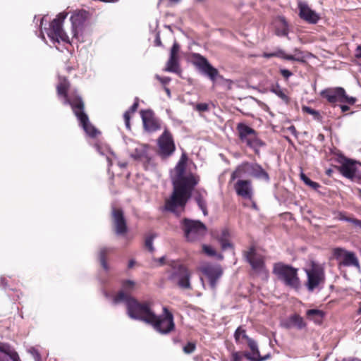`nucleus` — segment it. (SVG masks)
Segmentation results:
<instances>
[{
  "instance_id": "f257e3e1",
  "label": "nucleus",
  "mask_w": 361,
  "mask_h": 361,
  "mask_svg": "<svg viewBox=\"0 0 361 361\" xmlns=\"http://www.w3.org/2000/svg\"><path fill=\"white\" fill-rule=\"evenodd\" d=\"M188 156L183 153L171 174L173 192L166 200L164 208L177 216L185 210L188 201L192 196L195 187L199 183L200 177L186 171Z\"/></svg>"
},
{
  "instance_id": "f03ea898",
  "label": "nucleus",
  "mask_w": 361,
  "mask_h": 361,
  "mask_svg": "<svg viewBox=\"0 0 361 361\" xmlns=\"http://www.w3.org/2000/svg\"><path fill=\"white\" fill-rule=\"evenodd\" d=\"M69 87V82L66 78L60 79L57 85V93L59 96L63 97L64 104H69L80 121L81 127L85 132L90 137H94L99 132L90 123L87 115L84 112V102L82 98L76 96L74 98L68 97L67 91Z\"/></svg>"
},
{
  "instance_id": "7ed1b4c3",
  "label": "nucleus",
  "mask_w": 361,
  "mask_h": 361,
  "mask_svg": "<svg viewBox=\"0 0 361 361\" xmlns=\"http://www.w3.org/2000/svg\"><path fill=\"white\" fill-rule=\"evenodd\" d=\"M113 302L114 304L124 302L126 306V313L132 319L142 321L148 324L154 314L152 302L149 301L140 302L123 291H119L114 298Z\"/></svg>"
},
{
  "instance_id": "20e7f679",
  "label": "nucleus",
  "mask_w": 361,
  "mask_h": 361,
  "mask_svg": "<svg viewBox=\"0 0 361 361\" xmlns=\"http://www.w3.org/2000/svg\"><path fill=\"white\" fill-rule=\"evenodd\" d=\"M236 130L240 142L253 149L255 154H259L260 148L266 144L259 137L257 131L244 123H238Z\"/></svg>"
},
{
  "instance_id": "39448f33",
  "label": "nucleus",
  "mask_w": 361,
  "mask_h": 361,
  "mask_svg": "<svg viewBox=\"0 0 361 361\" xmlns=\"http://www.w3.org/2000/svg\"><path fill=\"white\" fill-rule=\"evenodd\" d=\"M180 228L188 242L202 240L207 233V226L200 221L185 218L180 221Z\"/></svg>"
},
{
  "instance_id": "423d86ee",
  "label": "nucleus",
  "mask_w": 361,
  "mask_h": 361,
  "mask_svg": "<svg viewBox=\"0 0 361 361\" xmlns=\"http://www.w3.org/2000/svg\"><path fill=\"white\" fill-rule=\"evenodd\" d=\"M273 273L286 286L294 289L300 288V279L298 276L297 269L283 263H276L274 266Z\"/></svg>"
},
{
  "instance_id": "0eeeda50",
  "label": "nucleus",
  "mask_w": 361,
  "mask_h": 361,
  "mask_svg": "<svg viewBox=\"0 0 361 361\" xmlns=\"http://www.w3.org/2000/svg\"><path fill=\"white\" fill-rule=\"evenodd\" d=\"M148 324L162 335L169 334L175 329L173 315L166 307H163V313L161 315H157L154 312Z\"/></svg>"
},
{
  "instance_id": "6e6552de",
  "label": "nucleus",
  "mask_w": 361,
  "mask_h": 361,
  "mask_svg": "<svg viewBox=\"0 0 361 361\" xmlns=\"http://www.w3.org/2000/svg\"><path fill=\"white\" fill-rule=\"evenodd\" d=\"M243 173H247L248 175L259 180H264L267 182L269 181V176L264 169L257 163H244L238 166L237 169L231 173V180H235L237 178L240 177Z\"/></svg>"
},
{
  "instance_id": "1a4fd4ad",
  "label": "nucleus",
  "mask_w": 361,
  "mask_h": 361,
  "mask_svg": "<svg viewBox=\"0 0 361 361\" xmlns=\"http://www.w3.org/2000/svg\"><path fill=\"white\" fill-rule=\"evenodd\" d=\"M67 13H60L55 19L50 23V27L47 31V35L53 42H60L71 43L68 36L64 32L62 27L63 20L66 19Z\"/></svg>"
},
{
  "instance_id": "9d476101",
  "label": "nucleus",
  "mask_w": 361,
  "mask_h": 361,
  "mask_svg": "<svg viewBox=\"0 0 361 361\" xmlns=\"http://www.w3.org/2000/svg\"><path fill=\"white\" fill-rule=\"evenodd\" d=\"M194 64L199 71L209 78L214 84L219 79L223 80L224 78L219 73V71L212 66L208 60L200 54H194Z\"/></svg>"
},
{
  "instance_id": "9b49d317",
  "label": "nucleus",
  "mask_w": 361,
  "mask_h": 361,
  "mask_svg": "<svg viewBox=\"0 0 361 361\" xmlns=\"http://www.w3.org/2000/svg\"><path fill=\"white\" fill-rule=\"evenodd\" d=\"M169 279L177 284L180 288L183 289H190V274L188 269L179 264H176L172 267V271L169 276Z\"/></svg>"
},
{
  "instance_id": "f8f14e48",
  "label": "nucleus",
  "mask_w": 361,
  "mask_h": 361,
  "mask_svg": "<svg viewBox=\"0 0 361 361\" xmlns=\"http://www.w3.org/2000/svg\"><path fill=\"white\" fill-rule=\"evenodd\" d=\"M157 154L162 159L171 157L176 150L174 140L171 133L167 130L163 132L157 140Z\"/></svg>"
},
{
  "instance_id": "ddd939ff",
  "label": "nucleus",
  "mask_w": 361,
  "mask_h": 361,
  "mask_svg": "<svg viewBox=\"0 0 361 361\" xmlns=\"http://www.w3.org/2000/svg\"><path fill=\"white\" fill-rule=\"evenodd\" d=\"M305 272L307 276L306 286L309 291H313L321 283L324 281V269L315 263H312L311 268L306 269Z\"/></svg>"
},
{
  "instance_id": "4468645a",
  "label": "nucleus",
  "mask_w": 361,
  "mask_h": 361,
  "mask_svg": "<svg viewBox=\"0 0 361 361\" xmlns=\"http://www.w3.org/2000/svg\"><path fill=\"white\" fill-rule=\"evenodd\" d=\"M245 257L247 262L250 264L252 269L257 274H267L264 258V257L257 253L254 247L245 252Z\"/></svg>"
},
{
  "instance_id": "2eb2a0df",
  "label": "nucleus",
  "mask_w": 361,
  "mask_h": 361,
  "mask_svg": "<svg viewBox=\"0 0 361 361\" xmlns=\"http://www.w3.org/2000/svg\"><path fill=\"white\" fill-rule=\"evenodd\" d=\"M334 256L344 267H355L360 268V263L355 254L343 248L337 247L334 250Z\"/></svg>"
},
{
  "instance_id": "dca6fc26",
  "label": "nucleus",
  "mask_w": 361,
  "mask_h": 361,
  "mask_svg": "<svg viewBox=\"0 0 361 361\" xmlns=\"http://www.w3.org/2000/svg\"><path fill=\"white\" fill-rule=\"evenodd\" d=\"M339 163L341 165L336 168L343 176L350 180L355 178L358 165L357 161L346 157H341Z\"/></svg>"
},
{
  "instance_id": "f3484780",
  "label": "nucleus",
  "mask_w": 361,
  "mask_h": 361,
  "mask_svg": "<svg viewBox=\"0 0 361 361\" xmlns=\"http://www.w3.org/2000/svg\"><path fill=\"white\" fill-rule=\"evenodd\" d=\"M140 116L142 118L143 127L146 131L152 133L161 128L160 121L155 116L152 110H141Z\"/></svg>"
},
{
  "instance_id": "a211bd4d",
  "label": "nucleus",
  "mask_w": 361,
  "mask_h": 361,
  "mask_svg": "<svg viewBox=\"0 0 361 361\" xmlns=\"http://www.w3.org/2000/svg\"><path fill=\"white\" fill-rule=\"evenodd\" d=\"M233 188L238 196L245 200L252 199L254 192L251 180L239 179L235 182Z\"/></svg>"
},
{
  "instance_id": "6ab92c4d",
  "label": "nucleus",
  "mask_w": 361,
  "mask_h": 361,
  "mask_svg": "<svg viewBox=\"0 0 361 361\" xmlns=\"http://www.w3.org/2000/svg\"><path fill=\"white\" fill-rule=\"evenodd\" d=\"M202 271L208 278L211 288L215 289L223 274L221 267L219 265L207 264L202 267Z\"/></svg>"
},
{
  "instance_id": "aec40b11",
  "label": "nucleus",
  "mask_w": 361,
  "mask_h": 361,
  "mask_svg": "<svg viewBox=\"0 0 361 361\" xmlns=\"http://www.w3.org/2000/svg\"><path fill=\"white\" fill-rule=\"evenodd\" d=\"M113 223L117 235H123L127 232L126 221L121 209H112Z\"/></svg>"
},
{
  "instance_id": "412c9836",
  "label": "nucleus",
  "mask_w": 361,
  "mask_h": 361,
  "mask_svg": "<svg viewBox=\"0 0 361 361\" xmlns=\"http://www.w3.org/2000/svg\"><path fill=\"white\" fill-rule=\"evenodd\" d=\"M300 17L309 23L316 24L319 20V16L314 11L312 10L306 3L298 4Z\"/></svg>"
},
{
  "instance_id": "4be33fe9",
  "label": "nucleus",
  "mask_w": 361,
  "mask_h": 361,
  "mask_svg": "<svg viewBox=\"0 0 361 361\" xmlns=\"http://www.w3.org/2000/svg\"><path fill=\"white\" fill-rule=\"evenodd\" d=\"M87 18V13L81 11L73 13L71 16L72 24L73 39H78V32L81 30Z\"/></svg>"
},
{
  "instance_id": "5701e85b",
  "label": "nucleus",
  "mask_w": 361,
  "mask_h": 361,
  "mask_svg": "<svg viewBox=\"0 0 361 361\" xmlns=\"http://www.w3.org/2000/svg\"><path fill=\"white\" fill-rule=\"evenodd\" d=\"M0 361H21L18 353L9 344L0 343Z\"/></svg>"
},
{
  "instance_id": "b1692460",
  "label": "nucleus",
  "mask_w": 361,
  "mask_h": 361,
  "mask_svg": "<svg viewBox=\"0 0 361 361\" xmlns=\"http://www.w3.org/2000/svg\"><path fill=\"white\" fill-rule=\"evenodd\" d=\"M321 95L330 103L341 102L345 95V90L343 87L329 88L322 90Z\"/></svg>"
},
{
  "instance_id": "393cba45",
  "label": "nucleus",
  "mask_w": 361,
  "mask_h": 361,
  "mask_svg": "<svg viewBox=\"0 0 361 361\" xmlns=\"http://www.w3.org/2000/svg\"><path fill=\"white\" fill-rule=\"evenodd\" d=\"M207 192L204 189H197L194 193V199L197 204L199 208L202 210L204 216L208 214L206 197Z\"/></svg>"
},
{
  "instance_id": "a878e982",
  "label": "nucleus",
  "mask_w": 361,
  "mask_h": 361,
  "mask_svg": "<svg viewBox=\"0 0 361 361\" xmlns=\"http://www.w3.org/2000/svg\"><path fill=\"white\" fill-rule=\"evenodd\" d=\"M283 326L286 329L296 327L298 329H304L306 326V323L302 317L298 314L290 315L286 321L283 322Z\"/></svg>"
},
{
  "instance_id": "bb28decb",
  "label": "nucleus",
  "mask_w": 361,
  "mask_h": 361,
  "mask_svg": "<svg viewBox=\"0 0 361 361\" xmlns=\"http://www.w3.org/2000/svg\"><path fill=\"white\" fill-rule=\"evenodd\" d=\"M148 146L145 145H138L131 154V157L135 160L150 162L151 158L147 153Z\"/></svg>"
},
{
  "instance_id": "cd10ccee",
  "label": "nucleus",
  "mask_w": 361,
  "mask_h": 361,
  "mask_svg": "<svg viewBox=\"0 0 361 361\" xmlns=\"http://www.w3.org/2000/svg\"><path fill=\"white\" fill-rule=\"evenodd\" d=\"M275 52V57L281 58L283 59H286L288 61H302V59L303 58V55L302 54V52L298 49H295L294 55L291 54H286L285 51L282 49H277Z\"/></svg>"
},
{
  "instance_id": "c85d7f7f",
  "label": "nucleus",
  "mask_w": 361,
  "mask_h": 361,
  "mask_svg": "<svg viewBox=\"0 0 361 361\" xmlns=\"http://www.w3.org/2000/svg\"><path fill=\"white\" fill-rule=\"evenodd\" d=\"M307 318L313 321L315 324H320L324 317L323 311L317 309L308 310L306 312Z\"/></svg>"
},
{
  "instance_id": "c756f323",
  "label": "nucleus",
  "mask_w": 361,
  "mask_h": 361,
  "mask_svg": "<svg viewBox=\"0 0 361 361\" xmlns=\"http://www.w3.org/2000/svg\"><path fill=\"white\" fill-rule=\"evenodd\" d=\"M164 71L166 72L179 73L180 69L178 63V57L169 56Z\"/></svg>"
},
{
  "instance_id": "7c9ffc66",
  "label": "nucleus",
  "mask_w": 361,
  "mask_h": 361,
  "mask_svg": "<svg viewBox=\"0 0 361 361\" xmlns=\"http://www.w3.org/2000/svg\"><path fill=\"white\" fill-rule=\"evenodd\" d=\"M270 92L275 94L286 104H289V102H290L289 97L286 94L285 90L282 89L279 83L272 85L270 87Z\"/></svg>"
},
{
  "instance_id": "2f4dec72",
  "label": "nucleus",
  "mask_w": 361,
  "mask_h": 361,
  "mask_svg": "<svg viewBox=\"0 0 361 361\" xmlns=\"http://www.w3.org/2000/svg\"><path fill=\"white\" fill-rule=\"evenodd\" d=\"M111 251H112V248L104 247L101 248L99 252V258L101 265L103 267V269L106 271L109 270V265L106 261V256Z\"/></svg>"
},
{
  "instance_id": "473e14b6",
  "label": "nucleus",
  "mask_w": 361,
  "mask_h": 361,
  "mask_svg": "<svg viewBox=\"0 0 361 361\" xmlns=\"http://www.w3.org/2000/svg\"><path fill=\"white\" fill-rule=\"evenodd\" d=\"M234 338L235 342L238 344L243 343V339L246 340L247 342L248 341V339H251V338L247 335L245 330L243 329L240 326L235 330L234 333Z\"/></svg>"
},
{
  "instance_id": "72a5a7b5",
  "label": "nucleus",
  "mask_w": 361,
  "mask_h": 361,
  "mask_svg": "<svg viewBox=\"0 0 361 361\" xmlns=\"http://www.w3.org/2000/svg\"><path fill=\"white\" fill-rule=\"evenodd\" d=\"M242 357L244 356L246 359H247L250 361H265L269 360L271 357V354L267 353V355H264L263 357L257 358L255 355H254L251 352H244L241 353Z\"/></svg>"
},
{
  "instance_id": "f704fd0d",
  "label": "nucleus",
  "mask_w": 361,
  "mask_h": 361,
  "mask_svg": "<svg viewBox=\"0 0 361 361\" xmlns=\"http://www.w3.org/2000/svg\"><path fill=\"white\" fill-rule=\"evenodd\" d=\"M280 23L281 25V27H277L276 30V34L278 36H287L288 34V25L286 20L282 18L280 20Z\"/></svg>"
},
{
  "instance_id": "c9c22d12",
  "label": "nucleus",
  "mask_w": 361,
  "mask_h": 361,
  "mask_svg": "<svg viewBox=\"0 0 361 361\" xmlns=\"http://www.w3.org/2000/svg\"><path fill=\"white\" fill-rule=\"evenodd\" d=\"M202 250L209 257H215L219 260H221L224 258V256L221 254H217L215 250L209 245H203Z\"/></svg>"
},
{
  "instance_id": "e433bc0d",
  "label": "nucleus",
  "mask_w": 361,
  "mask_h": 361,
  "mask_svg": "<svg viewBox=\"0 0 361 361\" xmlns=\"http://www.w3.org/2000/svg\"><path fill=\"white\" fill-rule=\"evenodd\" d=\"M247 343L251 350V353L254 355H255L257 358L263 357V356L260 355L257 343L254 339H248V341Z\"/></svg>"
},
{
  "instance_id": "4c0bfd02",
  "label": "nucleus",
  "mask_w": 361,
  "mask_h": 361,
  "mask_svg": "<svg viewBox=\"0 0 361 361\" xmlns=\"http://www.w3.org/2000/svg\"><path fill=\"white\" fill-rule=\"evenodd\" d=\"M135 282L131 280H126L122 283V290L121 291H123V293H127L130 295V293L135 288Z\"/></svg>"
},
{
  "instance_id": "58836bf2",
  "label": "nucleus",
  "mask_w": 361,
  "mask_h": 361,
  "mask_svg": "<svg viewBox=\"0 0 361 361\" xmlns=\"http://www.w3.org/2000/svg\"><path fill=\"white\" fill-rule=\"evenodd\" d=\"M157 237L156 233H150L147 235L145 240V245L149 250V252H153L154 251V247L153 246V241L154 238Z\"/></svg>"
},
{
  "instance_id": "ea45409f",
  "label": "nucleus",
  "mask_w": 361,
  "mask_h": 361,
  "mask_svg": "<svg viewBox=\"0 0 361 361\" xmlns=\"http://www.w3.org/2000/svg\"><path fill=\"white\" fill-rule=\"evenodd\" d=\"M300 178H301V180L307 185L310 186V188H312L314 190H317L320 187V185L318 183L312 181L307 176H306L303 173H301Z\"/></svg>"
},
{
  "instance_id": "a19ab883",
  "label": "nucleus",
  "mask_w": 361,
  "mask_h": 361,
  "mask_svg": "<svg viewBox=\"0 0 361 361\" xmlns=\"http://www.w3.org/2000/svg\"><path fill=\"white\" fill-rule=\"evenodd\" d=\"M302 111L304 112H306V113H307L309 114L312 115L314 116V119L319 120V118H320L319 113L317 111H316V110H314V109H312V108H310L309 106H303L302 107Z\"/></svg>"
},
{
  "instance_id": "79ce46f5",
  "label": "nucleus",
  "mask_w": 361,
  "mask_h": 361,
  "mask_svg": "<svg viewBox=\"0 0 361 361\" xmlns=\"http://www.w3.org/2000/svg\"><path fill=\"white\" fill-rule=\"evenodd\" d=\"M194 109L198 112H205L208 111L209 108L207 103H199L194 106Z\"/></svg>"
},
{
  "instance_id": "37998d69",
  "label": "nucleus",
  "mask_w": 361,
  "mask_h": 361,
  "mask_svg": "<svg viewBox=\"0 0 361 361\" xmlns=\"http://www.w3.org/2000/svg\"><path fill=\"white\" fill-rule=\"evenodd\" d=\"M27 351L32 356L35 361H41V355L37 349L31 347Z\"/></svg>"
},
{
  "instance_id": "c03bdc74",
  "label": "nucleus",
  "mask_w": 361,
  "mask_h": 361,
  "mask_svg": "<svg viewBox=\"0 0 361 361\" xmlns=\"http://www.w3.org/2000/svg\"><path fill=\"white\" fill-rule=\"evenodd\" d=\"M195 343L189 342L183 347V350L185 353L190 354L195 351Z\"/></svg>"
},
{
  "instance_id": "a18cd8bd",
  "label": "nucleus",
  "mask_w": 361,
  "mask_h": 361,
  "mask_svg": "<svg viewBox=\"0 0 361 361\" xmlns=\"http://www.w3.org/2000/svg\"><path fill=\"white\" fill-rule=\"evenodd\" d=\"M179 44L176 42H175L171 49L170 56L178 57V53L179 51Z\"/></svg>"
},
{
  "instance_id": "49530a36",
  "label": "nucleus",
  "mask_w": 361,
  "mask_h": 361,
  "mask_svg": "<svg viewBox=\"0 0 361 361\" xmlns=\"http://www.w3.org/2000/svg\"><path fill=\"white\" fill-rule=\"evenodd\" d=\"M356 102V98L353 97H349L345 93L343 97L341 98V103H348L349 104H354Z\"/></svg>"
},
{
  "instance_id": "de8ad7c7",
  "label": "nucleus",
  "mask_w": 361,
  "mask_h": 361,
  "mask_svg": "<svg viewBox=\"0 0 361 361\" xmlns=\"http://www.w3.org/2000/svg\"><path fill=\"white\" fill-rule=\"evenodd\" d=\"M229 231L228 229L224 228L221 231V233L219 237V241L227 240L229 238Z\"/></svg>"
},
{
  "instance_id": "09e8293b",
  "label": "nucleus",
  "mask_w": 361,
  "mask_h": 361,
  "mask_svg": "<svg viewBox=\"0 0 361 361\" xmlns=\"http://www.w3.org/2000/svg\"><path fill=\"white\" fill-rule=\"evenodd\" d=\"M123 118L125 121V125L127 129L130 130V111H126L123 114Z\"/></svg>"
},
{
  "instance_id": "8fccbe9b",
  "label": "nucleus",
  "mask_w": 361,
  "mask_h": 361,
  "mask_svg": "<svg viewBox=\"0 0 361 361\" xmlns=\"http://www.w3.org/2000/svg\"><path fill=\"white\" fill-rule=\"evenodd\" d=\"M155 78L157 79L163 85H167L171 81V78L169 77H161L157 74L155 75Z\"/></svg>"
},
{
  "instance_id": "3c124183",
  "label": "nucleus",
  "mask_w": 361,
  "mask_h": 361,
  "mask_svg": "<svg viewBox=\"0 0 361 361\" xmlns=\"http://www.w3.org/2000/svg\"><path fill=\"white\" fill-rule=\"evenodd\" d=\"M242 353L240 352H233L231 354V361H242Z\"/></svg>"
},
{
  "instance_id": "603ef678",
  "label": "nucleus",
  "mask_w": 361,
  "mask_h": 361,
  "mask_svg": "<svg viewBox=\"0 0 361 361\" xmlns=\"http://www.w3.org/2000/svg\"><path fill=\"white\" fill-rule=\"evenodd\" d=\"M219 243H221L223 250L232 247V244L229 242V240L219 241Z\"/></svg>"
},
{
  "instance_id": "864d4df0",
  "label": "nucleus",
  "mask_w": 361,
  "mask_h": 361,
  "mask_svg": "<svg viewBox=\"0 0 361 361\" xmlns=\"http://www.w3.org/2000/svg\"><path fill=\"white\" fill-rule=\"evenodd\" d=\"M280 73L282 75V76L286 79H288L293 75V73L289 70L287 69H281Z\"/></svg>"
},
{
  "instance_id": "5fc2aeb1",
  "label": "nucleus",
  "mask_w": 361,
  "mask_h": 361,
  "mask_svg": "<svg viewBox=\"0 0 361 361\" xmlns=\"http://www.w3.org/2000/svg\"><path fill=\"white\" fill-rule=\"evenodd\" d=\"M338 219L341 221H344L350 223L353 218L345 216L343 213H339Z\"/></svg>"
},
{
  "instance_id": "6e6d98bb",
  "label": "nucleus",
  "mask_w": 361,
  "mask_h": 361,
  "mask_svg": "<svg viewBox=\"0 0 361 361\" xmlns=\"http://www.w3.org/2000/svg\"><path fill=\"white\" fill-rule=\"evenodd\" d=\"M355 56L358 59H361V44L356 47L355 50Z\"/></svg>"
},
{
  "instance_id": "4d7b16f0",
  "label": "nucleus",
  "mask_w": 361,
  "mask_h": 361,
  "mask_svg": "<svg viewBox=\"0 0 361 361\" xmlns=\"http://www.w3.org/2000/svg\"><path fill=\"white\" fill-rule=\"evenodd\" d=\"M137 107H138V102H137V101H135L134 102V104L130 106V108L128 111H130V114L133 113V112L136 111Z\"/></svg>"
},
{
  "instance_id": "13d9d810",
  "label": "nucleus",
  "mask_w": 361,
  "mask_h": 361,
  "mask_svg": "<svg viewBox=\"0 0 361 361\" xmlns=\"http://www.w3.org/2000/svg\"><path fill=\"white\" fill-rule=\"evenodd\" d=\"M350 223L361 228V220L353 218Z\"/></svg>"
},
{
  "instance_id": "bf43d9fd",
  "label": "nucleus",
  "mask_w": 361,
  "mask_h": 361,
  "mask_svg": "<svg viewBox=\"0 0 361 361\" xmlns=\"http://www.w3.org/2000/svg\"><path fill=\"white\" fill-rule=\"evenodd\" d=\"M288 130L293 135L297 136V130L294 126H290L288 128Z\"/></svg>"
},
{
  "instance_id": "052dcab7",
  "label": "nucleus",
  "mask_w": 361,
  "mask_h": 361,
  "mask_svg": "<svg viewBox=\"0 0 361 361\" xmlns=\"http://www.w3.org/2000/svg\"><path fill=\"white\" fill-rule=\"evenodd\" d=\"M7 286V281L4 277H0V287L5 288Z\"/></svg>"
},
{
  "instance_id": "680f3d73",
  "label": "nucleus",
  "mask_w": 361,
  "mask_h": 361,
  "mask_svg": "<svg viewBox=\"0 0 361 361\" xmlns=\"http://www.w3.org/2000/svg\"><path fill=\"white\" fill-rule=\"evenodd\" d=\"M263 57L264 58H271V57H275V52H271V53H264L263 55H262Z\"/></svg>"
},
{
  "instance_id": "e2e57ef3",
  "label": "nucleus",
  "mask_w": 361,
  "mask_h": 361,
  "mask_svg": "<svg viewBox=\"0 0 361 361\" xmlns=\"http://www.w3.org/2000/svg\"><path fill=\"white\" fill-rule=\"evenodd\" d=\"M341 361H361V360L355 357L344 358Z\"/></svg>"
},
{
  "instance_id": "0e129e2a",
  "label": "nucleus",
  "mask_w": 361,
  "mask_h": 361,
  "mask_svg": "<svg viewBox=\"0 0 361 361\" xmlns=\"http://www.w3.org/2000/svg\"><path fill=\"white\" fill-rule=\"evenodd\" d=\"M155 43H156V45H157V46H161V39H160L159 35H157V37L155 39Z\"/></svg>"
},
{
  "instance_id": "69168bd1",
  "label": "nucleus",
  "mask_w": 361,
  "mask_h": 361,
  "mask_svg": "<svg viewBox=\"0 0 361 361\" xmlns=\"http://www.w3.org/2000/svg\"><path fill=\"white\" fill-rule=\"evenodd\" d=\"M341 109L343 112H345L349 110V107L346 105H341Z\"/></svg>"
},
{
  "instance_id": "338daca9",
  "label": "nucleus",
  "mask_w": 361,
  "mask_h": 361,
  "mask_svg": "<svg viewBox=\"0 0 361 361\" xmlns=\"http://www.w3.org/2000/svg\"><path fill=\"white\" fill-rule=\"evenodd\" d=\"M157 261L159 262V263L161 265L164 264V262H165V257H164V256H163V257H161L159 258V259H157Z\"/></svg>"
},
{
  "instance_id": "774afa93",
  "label": "nucleus",
  "mask_w": 361,
  "mask_h": 361,
  "mask_svg": "<svg viewBox=\"0 0 361 361\" xmlns=\"http://www.w3.org/2000/svg\"><path fill=\"white\" fill-rule=\"evenodd\" d=\"M135 263V260H133V259L130 260L128 262V268H132L134 266Z\"/></svg>"
}]
</instances>
